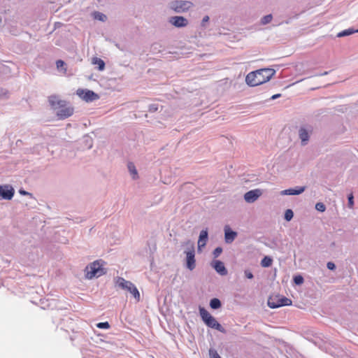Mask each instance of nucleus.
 Returning a JSON list of instances; mask_svg holds the SVG:
<instances>
[{
  "instance_id": "obj_5",
  "label": "nucleus",
  "mask_w": 358,
  "mask_h": 358,
  "mask_svg": "<svg viewBox=\"0 0 358 358\" xmlns=\"http://www.w3.org/2000/svg\"><path fill=\"white\" fill-rule=\"evenodd\" d=\"M193 6L189 1H173L170 3L171 8L176 13H184Z\"/></svg>"
},
{
  "instance_id": "obj_2",
  "label": "nucleus",
  "mask_w": 358,
  "mask_h": 358,
  "mask_svg": "<svg viewBox=\"0 0 358 358\" xmlns=\"http://www.w3.org/2000/svg\"><path fill=\"white\" fill-rule=\"evenodd\" d=\"M85 278L92 279L99 278L105 274L106 271L103 268V262L102 260H96L87 265L85 269Z\"/></svg>"
},
{
  "instance_id": "obj_26",
  "label": "nucleus",
  "mask_w": 358,
  "mask_h": 358,
  "mask_svg": "<svg viewBox=\"0 0 358 358\" xmlns=\"http://www.w3.org/2000/svg\"><path fill=\"white\" fill-rule=\"evenodd\" d=\"M315 208L320 212H324L326 210L324 204L320 202L316 203Z\"/></svg>"
},
{
  "instance_id": "obj_9",
  "label": "nucleus",
  "mask_w": 358,
  "mask_h": 358,
  "mask_svg": "<svg viewBox=\"0 0 358 358\" xmlns=\"http://www.w3.org/2000/svg\"><path fill=\"white\" fill-rule=\"evenodd\" d=\"M15 191L10 185H0V196L3 199L10 200Z\"/></svg>"
},
{
  "instance_id": "obj_7",
  "label": "nucleus",
  "mask_w": 358,
  "mask_h": 358,
  "mask_svg": "<svg viewBox=\"0 0 358 358\" xmlns=\"http://www.w3.org/2000/svg\"><path fill=\"white\" fill-rule=\"evenodd\" d=\"M58 109L59 110L57 112V115L61 120L71 117L74 112L73 108L69 106L66 101L64 102V106H61Z\"/></svg>"
},
{
  "instance_id": "obj_31",
  "label": "nucleus",
  "mask_w": 358,
  "mask_h": 358,
  "mask_svg": "<svg viewBox=\"0 0 358 358\" xmlns=\"http://www.w3.org/2000/svg\"><path fill=\"white\" fill-rule=\"evenodd\" d=\"M353 195L352 194H350L349 196H348V206L349 208H353V205H354V201H353Z\"/></svg>"
},
{
  "instance_id": "obj_6",
  "label": "nucleus",
  "mask_w": 358,
  "mask_h": 358,
  "mask_svg": "<svg viewBox=\"0 0 358 358\" xmlns=\"http://www.w3.org/2000/svg\"><path fill=\"white\" fill-rule=\"evenodd\" d=\"M77 95L83 100L90 102L99 99V95L93 91L83 89H78L76 91Z\"/></svg>"
},
{
  "instance_id": "obj_30",
  "label": "nucleus",
  "mask_w": 358,
  "mask_h": 358,
  "mask_svg": "<svg viewBox=\"0 0 358 358\" xmlns=\"http://www.w3.org/2000/svg\"><path fill=\"white\" fill-rule=\"evenodd\" d=\"M294 281L296 285H301L303 282V278L301 275H296L294 278Z\"/></svg>"
},
{
  "instance_id": "obj_4",
  "label": "nucleus",
  "mask_w": 358,
  "mask_h": 358,
  "mask_svg": "<svg viewBox=\"0 0 358 358\" xmlns=\"http://www.w3.org/2000/svg\"><path fill=\"white\" fill-rule=\"evenodd\" d=\"M115 284L122 289L127 290L133 294L134 297L137 300H140V293L136 287L130 281H127L122 277H117L115 279Z\"/></svg>"
},
{
  "instance_id": "obj_17",
  "label": "nucleus",
  "mask_w": 358,
  "mask_h": 358,
  "mask_svg": "<svg viewBox=\"0 0 358 358\" xmlns=\"http://www.w3.org/2000/svg\"><path fill=\"white\" fill-rule=\"evenodd\" d=\"M207 240H208V231H207V230H202L200 233L199 241H198L199 249H200L206 245Z\"/></svg>"
},
{
  "instance_id": "obj_33",
  "label": "nucleus",
  "mask_w": 358,
  "mask_h": 358,
  "mask_svg": "<svg viewBox=\"0 0 358 358\" xmlns=\"http://www.w3.org/2000/svg\"><path fill=\"white\" fill-rule=\"evenodd\" d=\"M57 68H63L65 66V63L62 60H57L56 62Z\"/></svg>"
},
{
  "instance_id": "obj_24",
  "label": "nucleus",
  "mask_w": 358,
  "mask_h": 358,
  "mask_svg": "<svg viewBox=\"0 0 358 358\" xmlns=\"http://www.w3.org/2000/svg\"><path fill=\"white\" fill-rule=\"evenodd\" d=\"M294 213L293 211L290 209H287L285 213V219L287 221H290L293 217Z\"/></svg>"
},
{
  "instance_id": "obj_27",
  "label": "nucleus",
  "mask_w": 358,
  "mask_h": 358,
  "mask_svg": "<svg viewBox=\"0 0 358 358\" xmlns=\"http://www.w3.org/2000/svg\"><path fill=\"white\" fill-rule=\"evenodd\" d=\"M96 327L99 329H109L110 328V324L108 322H99L96 324Z\"/></svg>"
},
{
  "instance_id": "obj_37",
  "label": "nucleus",
  "mask_w": 358,
  "mask_h": 358,
  "mask_svg": "<svg viewBox=\"0 0 358 358\" xmlns=\"http://www.w3.org/2000/svg\"><path fill=\"white\" fill-rule=\"evenodd\" d=\"M209 20V17L208 15L205 16L202 20V25H204V24Z\"/></svg>"
},
{
  "instance_id": "obj_19",
  "label": "nucleus",
  "mask_w": 358,
  "mask_h": 358,
  "mask_svg": "<svg viewBox=\"0 0 358 358\" xmlns=\"http://www.w3.org/2000/svg\"><path fill=\"white\" fill-rule=\"evenodd\" d=\"M92 63L93 64L98 65V69L99 71H103L105 68V62L100 58L93 57Z\"/></svg>"
},
{
  "instance_id": "obj_10",
  "label": "nucleus",
  "mask_w": 358,
  "mask_h": 358,
  "mask_svg": "<svg viewBox=\"0 0 358 358\" xmlns=\"http://www.w3.org/2000/svg\"><path fill=\"white\" fill-rule=\"evenodd\" d=\"M194 255V245H192L191 249L186 252L187 267L190 271H192L196 266Z\"/></svg>"
},
{
  "instance_id": "obj_11",
  "label": "nucleus",
  "mask_w": 358,
  "mask_h": 358,
  "mask_svg": "<svg viewBox=\"0 0 358 358\" xmlns=\"http://www.w3.org/2000/svg\"><path fill=\"white\" fill-rule=\"evenodd\" d=\"M262 195V191L259 189L250 190L244 195V199L248 203H253Z\"/></svg>"
},
{
  "instance_id": "obj_29",
  "label": "nucleus",
  "mask_w": 358,
  "mask_h": 358,
  "mask_svg": "<svg viewBox=\"0 0 358 358\" xmlns=\"http://www.w3.org/2000/svg\"><path fill=\"white\" fill-rule=\"evenodd\" d=\"M272 20V15H267L266 16H264L262 19V23L263 24H268Z\"/></svg>"
},
{
  "instance_id": "obj_12",
  "label": "nucleus",
  "mask_w": 358,
  "mask_h": 358,
  "mask_svg": "<svg viewBox=\"0 0 358 358\" xmlns=\"http://www.w3.org/2000/svg\"><path fill=\"white\" fill-rule=\"evenodd\" d=\"M169 22L176 27H185L188 24V20L182 16L171 17Z\"/></svg>"
},
{
  "instance_id": "obj_21",
  "label": "nucleus",
  "mask_w": 358,
  "mask_h": 358,
  "mask_svg": "<svg viewBox=\"0 0 358 358\" xmlns=\"http://www.w3.org/2000/svg\"><path fill=\"white\" fill-rule=\"evenodd\" d=\"M272 262L273 259L271 257L266 256L262 259L261 265L263 267H268L272 264Z\"/></svg>"
},
{
  "instance_id": "obj_14",
  "label": "nucleus",
  "mask_w": 358,
  "mask_h": 358,
  "mask_svg": "<svg viewBox=\"0 0 358 358\" xmlns=\"http://www.w3.org/2000/svg\"><path fill=\"white\" fill-rule=\"evenodd\" d=\"M213 266L215 269V271L220 275H225L227 274V270L226 269L224 263L222 262L221 261H214L213 263Z\"/></svg>"
},
{
  "instance_id": "obj_15",
  "label": "nucleus",
  "mask_w": 358,
  "mask_h": 358,
  "mask_svg": "<svg viewBox=\"0 0 358 358\" xmlns=\"http://www.w3.org/2000/svg\"><path fill=\"white\" fill-rule=\"evenodd\" d=\"M237 236V233L231 231L229 227H226L224 229V238L227 243H232Z\"/></svg>"
},
{
  "instance_id": "obj_1",
  "label": "nucleus",
  "mask_w": 358,
  "mask_h": 358,
  "mask_svg": "<svg viewBox=\"0 0 358 358\" xmlns=\"http://www.w3.org/2000/svg\"><path fill=\"white\" fill-rule=\"evenodd\" d=\"M275 74L272 69H262L249 73L245 78L246 83L250 86H257L268 81Z\"/></svg>"
},
{
  "instance_id": "obj_8",
  "label": "nucleus",
  "mask_w": 358,
  "mask_h": 358,
  "mask_svg": "<svg viewBox=\"0 0 358 358\" xmlns=\"http://www.w3.org/2000/svg\"><path fill=\"white\" fill-rule=\"evenodd\" d=\"M292 301L291 299L283 296L278 299L277 302H274L272 299H270L268 301V306L271 308H276L281 306H290L292 305Z\"/></svg>"
},
{
  "instance_id": "obj_39",
  "label": "nucleus",
  "mask_w": 358,
  "mask_h": 358,
  "mask_svg": "<svg viewBox=\"0 0 358 358\" xmlns=\"http://www.w3.org/2000/svg\"><path fill=\"white\" fill-rule=\"evenodd\" d=\"M280 94H275V95L272 96L271 99H276L278 97H280Z\"/></svg>"
},
{
  "instance_id": "obj_13",
  "label": "nucleus",
  "mask_w": 358,
  "mask_h": 358,
  "mask_svg": "<svg viewBox=\"0 0 358 358\" xmlns=\"http://www.w3.org/2000/svg\"><path fill=\"white\" fill-rule=\"evenodd\" d=\"M48 102L54 109H58L61 106H64L65 100L60 99L57 95L48 96Z\"/></svg>"
},
{
  "instance_id": "obj_40",
  "label": "nucleus",
  "mask_w": 358,
  "mask_h": 358,
  "mask_svg": "<svg viewBox=\"0 0 358 358\" xmlns=\"http://www.w3.org/2000/svg\"><path fill=\"white\" fill-rule=\"evenodd\" d=\"M64 73H66V69H64Z\"/></svg>"
},
{
  "instance_id": "obj_32",
  "label": "nucleus",
  "mask_w": 358,
  "mask_h": 358,
  "mask_svg": "<svg viewBox=\"0 0 358 358\" xmlns=\"http://www.w3.org/2000/svg\"><path fill=\"white\" fill-rule=\"evenodd\" d=\"M222 252V249L220 247L215 248L213 251V255L215 257H217Z\"/></svg>"
},
{
  "instance_id": "obj_22",
  "label": "nucleus",
  "mask_w": 358,
  "mask_h": 358,
  "mask_svg": "<svg viewBox=\"0 0 358 358\" xmlns=\"http://www.w3.org/2000/svg\"><path fill=\"white\" fill-rule=\"evenodd\" d=\"M210 306L213 309H217L221 307V302L218 299L214 298L210 300Z\"/></svg>"
},
{
  "instance_id": "obj_20",
  "label": "nucleus",
  "mask_w": 358,
  "mask_h": 358,
  "mask_svg": "<svg viewBox=\"0 0 358 358\" xmlns=\"http://www.w3.org/2000/svg\"><path fill=\"white\" fill-rule=\"evenodd\" d=\"M128 169H129V172L132 175L133 178L134 179L137 178H138V173H137V171L136 169V167H135L134 164L133 163H131V162H129L128 164Z\"/></svg>"
},
{
  "instance_id": "obj_3",
  "label": "nucleus",
  "mask_w": 358,
  "mask_h": 358,
  "mask_svg": "<svg viewBox=\"0 0 358 358\" xmlns=\"http://www.w3.org/2000/svg\"><path fill=\"white\" fill-rule=\"evenodd\" d=\"M199 313L202 320L210 328L215 329L220 332H224V329L204 308H199Z\"/></svg>"
},
{
  "instance_id": "obj_18",
  "label": "nucleus",
  "mask_w": 358,
  "mask_h": 358,
  "mask_svg": "<svg viewBox=\"0 0 358 358\" xmlns=\"http://www.w3.org/2000/svg\"><path fill=\"white\" fill-rule=\"evenodd\" d=\"M299 138L301 140L303 145H306L309 139V134L307 130L304 128H301L299 130Z\"/></svg>"
},
{
  "instance_id": "obj_28",
  "label": "nucleus",
  "mask_w": 358,
  "mask_h": 358,
  "mask_svg": "<svg viewBox=\"0 0 358 358\" xmlns=\"http://www.w3.org/2000/svg\"><path fill=\"white\" fill-rule=\"evenodd\" d=\"M209 355L210 358H221L217 352L213 349H210Z\"/></svg>"
},
{
  "instance_id": "obj_35",
  "label": "nucleus",
  "mask_w": 358,
  "mask_h": 358,
  "mask_svg": "<svg viewBox=\"0 0 358 358\" xmlns=\"http://www.w3.org/2000/svg\"><path fill=\"white\" fill-rule=\"evenodd\" d=\"M327 266L329 270H334L336 267L333 262H328Z\"/></svg>"
},
{
  "instance_id": "obj_16",
  "label": "nucleus",
  "mask_w": 358,
  "mask_h": 358,
  "mask_svg": "<svg viewBox=\"0 0 358 358\" xmlns=\"http://www.w3.org/2000/svg\"><path fill=\"white\" fill-rule=\"evenodd\" d=\"M305 187H297L296 188H290L283 190L281 194L286 195H298L304 192Z\"/></svg>"
},
{
  "instance_id": "obj_36",
  "label": "nucleus",
  "mask_w": 358,
  "mask_h": 358,
  "mask_svg": "<svg viewBox=\"0 0 358 358\" xmlns=\"http://www.w3.org/2000/svg\"><path fill=\"white\" fill-rule=\"evenodd\" d=\"M19 192H20V194H22V195H29V196H31V194H30L29 192H26V191L22 190V189H20V190L19 191Z\"/></svg>"
},
{
  "instance_id": "obj_25",
  "label": "nucleus",
  "mask_w": 358,
  "mask_h": 358,
  "mask_svg": "<svg viewBox=\"0 0 358 358\" xmlns=\"http://www.w3.org/2000/svg\"><path fill=\"white\" fill-rule=\"evenodd\" d=\"M94 15L95 19H97L101 21H105L106 19V16L104 14L99 12H95Z\"/></svg>"
},
{
  "instance_id": "obj_23",
  "label": "nucleus",
  "mask_w": 358,
  "mask_h": 358,
  "mask_svg": "<svg viewBox=\"0 0 358 358\" xmlns=\"http://www.w3.org/2000/svg\"><path fill=\"white\" fill-rule=\"evenodd\" d=\"M355 32V31L353 29H345L341 32H339L337 36L338 37H343L345 36H349Z\"/></svg>"
},
{
  "instance_id": "obj_34",
  "label": "nucleus",
  "mask_w": 358,
  "mask_h": 358,
  "mask_svg": "<svg viewBox=\"0 0 358 358\" xmlns=\"http://www.w3.org/2000/svg\"><path fill=\"white\" fill-rule=\"evenodd\" d=\"M245 275L246 278H248V279H252L253 278V274L249 270H245Z\"/></svg>"
},
{
  "instance_id": "obj_38",
  "label": "nucleus",
  "mask_w": 358,
  "mask_h": 358,
  "mask_svg": "<svg viewBox=\"0 0 358 358\" xmlns=\"http://www.w3.org/2000/svg\"><path fill=\"white\" fill-rule=\"evenodd\" d=\"M157 109H158V108L157 106H155V105L150 106V111H156V110H157Z\"/></svg>"
}]
</instances>
